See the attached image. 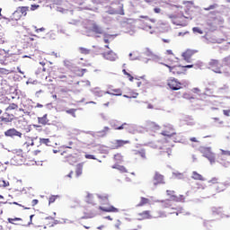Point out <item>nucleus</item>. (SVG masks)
Returning a JSON list of instances; mask_svg holds the SVG:
<instances>
[{
  "label": "nucleus",
  "mask_w": 230,
  "mask_h": 230,
  "mask_svg": "<svg viewBox=\"0 0 230 230\" xmlns=\"http://www.w3.org/2000/svg\"><path fill=\"white\" fill-rule=\"evenodd\" d=\"M169 19H171L172 22L173 24H176V26H186V15L184 13H177V14H168Z\"/></svg>",
  "instance_id": "obj_1"
},
{
  "label": "nucleus",
  "mask_w": 230,
  "mask_h": 230,
  "mask_svg": "<svg viewBox=\"0 0 230 230\" xmlns=\"http://www.w3.org/2000/svg\"><path fill=\"white\" fill-rule=\"evenodd\" d=\"M108 13H110V15H125L123 4L119 2L112 3L108 10Z\"/></svg>",
  "instance_id": "obj_2"
},
{
  "label": "nucleus",
  "mask_w": 230,
  "mask_h": 230,
  "mask_svg": "<svg viewBox=\"0 0 230 230\" xmlns=\"http://www.w3.org/2000/svg\"><path fill=\"white\" fill-rule=\"evenodd\" d=\"M85 30L87 33H95L96 35H102L103 34V29L100 27L96 22H88Z\"/></svg>",
  "instance_id": "obj_3"
},
{
  "label": "nucleus",
  "mask_w": 230,
  "mask_h": 230,
  "mask_svg": "<svg viewBox=\"0 0 230 230\" xmlns=\"http://www.w3.org/2000/svg\"><path fill=\"white\" fill-rule=\"evenodd\" d=\"M167 85L172 91H179L182 89V83L179 82L175 77L167 79Z\"/></svg>",
  "instance_id": "obj_4"
},
{
  "label": "nucleus",
  "mask_w": 230,
  "mask_h": 230,
  "mask_svg": "<svg viewBox=\"0 0 230 230\" xmlns=\"http://www.w3.org/2000/svg\"><path fill=\"white\" fill-rule=\"evenodd\" d=\"M185 17L187 19H193L197 15V11L195 10V6L192 3L188 2V4L185 6Z\"/></svg>",
  "instance_id": "obj_5"
},
{
  "label": "nucleus",
  "mask_w": 230,
  "mask_h": 230,
  "mask_svg": "<svg viewBox=\"0 0 230 230\" xmlns=\"http://www.w3.org/2000/svg\"><path fill=\"white\" fill-rule=\"evenodd\" d=\"M40 143H41V145H47V146H52L55 148V146L58 145V137L52 136L49 138H41L40 139Z\"/></svg>",
  "instance_id": "obj_6"
},
{
  "label": "nucleus",
  "mask_w": 230,
  "mask_h": 230,
  "mask_svg": "<svg viewBox=\"0 0 230 230\" xmlns=\"http://www.w3.org/2000/svg\"><path fill=\"white\" fill-rule=\"evenodd\" d=\"M4 51L0 50V63L4 66H8L11 64V62H17V58L13 55H5L4 58H2V55H4Z\"/></svg>",
  "instance_id": "obj_7"
},
{
  "label": "nucleus",
  "mask_w": 230,
  "mask_h": 230,
  "mask_svg": "<svg viewBox=\"0 0 230 230\" xmlns=\"http://www.w3.org/2000/svg\"><path fill=\"white\" fill-rule=\"evenodd\" d=\"M140 19H146V21H139V26L142 30H146V31L152 30V25L150 24V22H153V20H151L148 16L145 15H141Z\"/></svg>",
  "instance_id": "obj_8"
},
{
  "label": "nucleus",
  "mask_w": 230,
  "mask_h": 230,
  "mask_svg": "<svg viewBox=\"0 0 230 230\" xmlns=\"http://www.w3.org/2000/svg\"><path fill=\"white\" fill-rule=\"evenodd\" d=\"M166 194H167V197L171 199V200H173V202H184L186 200V197L184 195L177 196L175 194V190H167Z\"/></svg>",
  "instance_id": "obj_9"
},
{
  "label": "nucleus",
  "mask_w": 230,
  "mask_h": 230,
  "mask_svg": "<svg viewBox=\"0 0 230 230\" xmlns=\"http://www.w3.org/2000/svg\"><path fill=\"white\" fill-rule=\"evenodd\" d=\"M208 68H210L214 73H222V64L218 59H210L208 62Z\"/></svg>",
  "instance_id": "obj_10"
},
{
  "label": "nucleus",
  "mask_w": 230,
  "mask_h": 230,
  "mask_svg": "<svg viewBox=\"0 0 230 230\" xmlns=\"http://www.w3.org/2000/svg\"><path fill=\"white\" fill-rule=\"evenodd\" d=\"M111 127L114 130H130L132 125L128 123L119 124V121H114L111 123Z\"/></svg>",
  "instance_id": "obj_11"
},
{
  "label": "nucleus",
  "mask_w": 230,
  "mask_h": 230,
  "mask_svg": "<svg viewBox=\"0 0 230 230\" xmlns=\"http://www.w3.org/2000/svg\"><path fill=\"white\" fill-rule=\"evenodd\" d=\"M24 161V156H22V152L20 151L18 154L14 155L11 159V164H13L14 166H20V164H22Z\"/></svg>",
  "instance_id": "obj_12"
},
{
  "label": "nucleus",
  "mask_w": 230,
  "mask_h": 230,
  "mask_svg": "<svg viewBox=\"0 0 230 230\" xmlns=\"http://www.w3.org/2000/svg\"><path fill=\"white\" fill-rule=\"evenodd\" d=\"M13 119H15V115L5 110L4 115L0 117V123H12Z\"/></svg>",
  "instance_id": "obj_13"
},
{
  "label": "nucleus",
  "mask_w": 230,
  "mask_h": 230,
  "mask_svg": "<svg viewBox=\"0 0 230 230\" xmlns=\"http://www.w3.org/2000/svg\"><path fill=\"white\" fill-rule=\"evenodd\" d=\"M165 67H168L170 73H172V75H182L184 72V66H169L167 64H164Z\"/></svg>",
  "instance_id": "obj_14"
},
{
  "label": "nucleus",
  "mask_w": 230,
  "mask_h": 230,
  "mask_svg": "<svg viewBox=\"0 0 230 230\" xmlns=\"http://www.w3.org/2000/svg\"><path fill=\"white\" fill-rule=\"evenodd\" d=\"M5 137H22V133L12 128L4 131Z\"/></svg>",
  "instance_id": "obj_15"
},
{
  "label": "nucleus",
  "mask_w": 230,
  "mask_h": 230,
  "mask_svg": "<svg viewBox=\"0 0 230 230\" xmlns=\"http://www.w3.org/2000/svg\"><path fill=\"white\" fill-rule=\"evenodd\" d=\"M105 94H110V96H122L123 90H121V88L110 87L108 91L105 92Z\"/></svg>",
  "instance_id": "obj_16"
},
{
  "label": "nucleus",
  "mask_w": 230,
  "mask_h": 230,
  "mask_svg": "<svg viewBox=\"0 0 230 230\" xmlns=\"http://www.w3.org/2000/svg\"><path fill=\"white\" fill-rule=\"evenodd\" d=\"M102 56L103 57V58H105V60H110L111 62H114L118 58V55L112 50L103 52Z\"/></svg>",
  "instance_id": "obj_17"
},
{
  "label": "nucleus",
  "mask_w": 230,
  "mask_h": 230,
  "mask_svg": "<svg viewBox=\"0 0 230 230\" xmlns=\"http://www.w3.org/2000/svg\"><path fill=\"white\" fill-rule=\"evenodd\" d=\"M197 53V50L187 49L185 52L182 53L181 57L186 62H191V58Z\"/></svg>",
  "instance_id": "obj_18"
},
{
  "label": "nucleus",
  "mask_w": 230,
  "mask_h": 230,
  "mask_svg": "<svg viewBox=\"0 0 230 230\" xmlns=\"http://www.w3.org/2000/svg\"><path fill=\"white\" fill-rule=\"evenodd\" d=\"M154 181L155 186H157V184H164V176L159 173V172H155L154 176Z\"/></svg>",
  "instance_id": "obj_19"
},
{
  "label": "nucleus",
  "mask_w": 230,
  "mask_h": 230,
  "mask_svg": "<svg viewBox=\"0 0 230 230\" xmlns=\"http://www.w3.org/2000/svg\"><path fill=\"white\" fill-rule=\"evenodd\" d=\"M176 134L175 129L171 127H166L165 130L162 131V136H165L166 137H173Z\"/></svg>",
  "instance_id": "obj_20"
},
{
  "label": "nucleus",
  "mask_w": 230,
  "mask_h": 230,
  "mask_svg": "<svg viewBox=\"0 0 230 230\" xmlns=\"http://www.w3.org/2000/svg\"><path fill=\"white\" fill-rule=\"evenodd\" d=\"M99 209L104 213H119V208H116L114 206L99 207Z\"/></svg>",
  "instance_id": "obj_21"
},
{
  "label": "nucleus",
  "mask_w": 230,
  "mask_h": 230,
  "mask_svg": "<svg viewBox=\"0 0 230 230\" xmlns=\"http://www.w3.org/2000/svg\"><path fill=\"white\" fill-rule=\"evenodd\" d=\"M148 80L145 79V77H141L137 82V87H141L142 89H146L148 87Z\"/></svg>",
  "instance_id": "obj_22"
},
{
  "label": "nucleus",
  "mask_w": 230,
  "mask_h": 230,
  "mask_svg": "<svg viewBox=\"0 0 230 230\" xmlns=\"http://www.w3.org/2000/svg\"><path fill=\"white\" fill-rule=\"evenodd\" d=\"M114 145L116 148H121L125 146V145H130V140L117 139L115 140Z\"/></svg>",
  "instance_id": "obj_23"
},
{
  "label": "nucleus",
  "mask_w": 230,
  "mask_h": 230,
  "mask_svg": "<svg viewBox=\"0 0 230 230\" xmlns=\"http://www.w3.org/2000/svg\"><path fill=\"white\" fill-rule=\"evenodd\" d=\"M162 208H164V209H173L174 211L177 210L176 208H173V204L170 199H166L165 201H163Z\"/></svg>",
  "instance_id": "obj_24"
},
{
  "label": "nucleus",
  "mask_w": 230,
  "mask_h": 230,
  "mask_svg": "<svg viewBox=\"0 0 230 230\" xmlns=\"http://www.w3.org/2000/svg\"><path fill=\"white\" fill-rule=\"evenodd\" d=\"M148 218H152L150 215V210H145L138 214V220H146Z\"/></svg>",
  "instance_id": "obj_25"
},
{
  "label": "nucleus",
  "mask_w": 230,
  "mask_h": 230,
  "mask_svg": "<svg viewBox=\"0 0 230 230\" xmlns=\"http://www.w3.org/2000/svg\"><path fill=\"white\" fill-rule=\"evenodd\" d=\"M16 10L18 11V13L22 17H26V15H28V10H30V7L21 6V7H18Z\"/></svg>",
  "instance_id": "obj_26"
},
{
  "label": "nucleus",
  "mask_w": 230,
  "mask_h": 230,
  "mask_svg": "<svg viewBox=\"0 0 230 230\" xmlns=\"http://www.w3.org/2000/svg\"><path fill=\"white\" fill-rule=\"evenodd\" d=\"M84 172V163L77 164L75 166V175L80 177Z\"/></svg>",
  "instance_id": "obj_27"
},
{
  "label": "nucleus",
  "mask_w": 230,
  "mask_h": 230,
  "mask_svg": "<svg viewBox=\"0 0 230 230\" xmlns=\"http://www.w3.org/2000/svg\"><path fill=\"white\" fill-rule=\"evenodd\" d=\"M146 204H150V199L148 198L141 197L139 203L137 204V208H143V206H146Z\"/></svg>",
  "instance_id": "obj_28"
},
{
  "label": "nucleus",
  "mask_w": 230,
  "mask_h": 230,
  "mask_svg": "<svg viewBox=\"0 0 230 230\" xmlns=\"http://www.w3.org/2000/svg\"><path fill=\"white\" fill-rule=\"evenodd\" d=\"M22 16H21V13H18L17 9L13 13V14L10 16L9 21H21Z\"/></svg>",
  "instance_id": "obj_29"
},
{
  "label": "nucleus",
  "mask_w": 230,
  "mask_h": 230,
  "mask_svg": "<svg viewBox=\"0 0 230 230\" xmlns=\"http://www.w3.org/2000/svg\"><path fill=\"white\" fill-rule=\"evenodd\" d=\"M191 179H193L194 181H206V179H204V176H202V174L197 172L196 171L192 172Z\"/></svg>",
  "instance_id": "obj_30"
},
{
  "label": "nucleus",
  "mask_w": 230,
  "mask_h": 230,
  "mask_svg": "<svg viewBox=\"0 0 230 230\" xmlns=\"http://www.w3.org/2000/svg\"><path fill=\"white\" fill-rule=\"evenodd\" d=\"M93 93L94 94V96H98V98H102V96H103V94H105V92H103V90L96 87V88H93Z\"/></svg>",
  "instance_id": "obj_31"
},
{
  "label": "nucleus",
  "mask_w": 230,
  "mask_h": 230,
  "mask_svg": "<svg viewBox=\"0 0 230 230\" xmlns=\"http://www.w3.org/2000/svg\"><path fill=\"white\" fill-rule=\"evenodd\" d=\"M50 10H58V0H49Z\"/></svg>",
  "instance_id": "obj_32"
},
{
  "label": "nucleus",
  "mask_w": 230,
  "mask_h": 230,
  "mask_svg": "<svg viewBox=\"0 0 230 230\" xmlns=\"http://www.w3.org/2000/svg\"><path fill=\"white\" fill-rule=\"evenodd\" d=\"M49 121V120L48 119V114H45L43 117L38 118V123H40V125H48Z\"/></svg>",
  "instance_id": "obj_33"
},
{
  "label": "nucleus",
  "mask_w": 230,
  "mask_h": 230,
  "mask_svg": "<svg viewBox=\"0 0 230 230\" xmlns=\"http://www.w3.org/2000/svg\"><path fill=\"white\" fill-rule=\"evenodd\" d=\"M19 105L15 103H11L9 106L5 109L7 112H12V111H18Z\"/></svg>",
  "instance_id": "obj_34"
},
{
  "label": "nucleus",
  "mask_w": 230,
  "mask_h": 230,
  "mask_svg": "<svg viewBox=\"0 0 230 230\" xmlns=\"http://www.w3.org/2000/svg\"><path fill=\"white\" fill-rule=\"evenodd\" d=\"M109 194H101L98 195V199L101 200V202L103 204L105 202H109Z\"/></svg>",
  "instance_id": "obj_35"
},
{
  "label": "nucleus",
  "mask_w": 230,
  "mask_h": 230,
  "mask_svg": "<svg viewBox=\"0 0 230 230\" xmlns=\"http://www.w3.org/2000/svg\"><path fill=\"white\" fill-rule=\"evenodd\" d=\"M37 204H39V199H32L31 203H27L25 209H31V208H34V206H37Z\"/></svg>",
  "instance_id": "obj_36"
},
{
  "label": "nucleus",
  "mask_w": 230,
  "mask_h": 230,
  "mask_svg": "<svg viewBox=\"0 0 230 230\" xmlns=\"http://www.w3.org/2000/svg\"><path fill=\"white\" fill-rule=\"evenodd\" d=\"M8 186H10V182L0 178V188H6Z\"/></svg>",
  "instance_id": "obj_37"
},
{
  "label": "nucleus",
  "mask_w": 230,
  "mask_h": 230,
  "mask_svg": "<svg viewBox=\"0 0 230 230\" xmlns=\"http://www.w3.org/2000/svg\"><path fill=\"white\" fill-rule=\"evenodd\" d=\"M122 73L127 76V78H128L129 82H134V76H132V75L127 72L126 69H123Z\"/></svg>",
  "instance_id": "obj_38"
},
{
  "label": "nucleus",
  "mask_w": 230,
  "mask_h": 230,
  "mask_svg": "<svg viewBox=\"0 0 230 230\" xmlns=\"http://www.w3.org/2000/svg\"><path fill=\"white\" fill-rule=\"evenodd\" d=\"M79 51L80 53H82V55H89V53H91V50L89 49H85L83 47L79 48Z\"/></svg>",
  "instance_id": "obj_39"
},
{
  "label": "nucleus",
  "mask_w": 230,
  "mask_h": 230,
  "mask_svg": "<svg viewBox=\"0 0 230 230\" xmlns=\"http://www.w3.org/2000/svg\"><path fill=\"white\" fill-rule=\"evenodd\" d=\"M85 73H87V69H85V68L76 70L77 76H84V75H85Z\"/></svg>",
  "instance_id": "obj_40"
},
{
  "label": "nucleus",
  "mask_w": 230,
  "mask_h": 230,
  "mask_svg": "<svg viewBox=\"0 0 230 230\" xmlns=\"http://www.w3.org/2000/svg\"><path fill=\"white\" fill-rule=\"evenodd\" d=\"M216 8H218V4H213L208 7H205L204 10L206 12H209V10H215Z\"/></svg>",
  "instance_id": "obj_41"
},
{
  "label": "nucleus",
  "mask_w": 230,
  "mask_h": 230,
  "mask_svg": "<svg viewBox=\"0 0 230 230\" xmlns=\"http://www.w3.org/2000/svg\"><path fill=\"white\" fill-rule=\"evenodd\" d=\"M137 96H138L137 93H128L127 95H124L125 98H136Z\"/></svg>",
  "instance_id": "obj_42"
},
{
  "label": "nucleus",
  "mask_w": 230,
  "mask_h": 230,
  "mask_svg": "<svg viewBox=\"0 0 230 230\" xmlns=\"http://www.w3.org/2000/svg\"><path fill=\"white\" fill-rule=\"evenodd\" d=\"M212 213H213V215H220V214H222V208H214L212 209Z\"/></svg>",
  "instance_id": "obj_43"
},
{
  "label": "nucleus",
  "mask_w": 230,
  "mask_h": 230,
  "mask_svg": "<svg viewBox=\"0 0 230 230\" xmlns=\"http://www.w3.org/2000/svg\"><path fill=\"white\" fill-rule=\"evenodd\" d=\"M212 152H211V149H209V148H205L204 150H203V157H207L208 158V156L211 154Z\"/></svg>",
  "instance_id": "obj_44"
},
{
  "label": "nucleus",
  "mask_w": 230,
  "mask_h": 230,
  "mask_svg": "<svg viewBox=\"0 0 230 230\" xmlns=\"http://www.w3.org/2000/svg\"><path fill=\"white\" fill-rule=\"evenodd\" d=\"M223 64H225V66H228L230 67V56H227L226 58H225L223 59Z\"/></svg>",
  "instance_id": "obj_45"
},
{
  "label": "nucleus",
  "mask_w": 230,
  "mask_h": 230,
  "mask_svg": "<svg viewBox=\"0 0 230 230\" xmlns=\"http://www.w3.org/2000/svg\"><path fill=\"white\" fill-rule=\"evenodd\" d=\"M150 128H153V130H159V128H161V127L157 124H155V122H152L150 124Z\"/></svg>",
  "instance_id": "obj_46"
},
{
  "label": "nucleus",
  "mask_w": 230,
  "mask_h": 230,
  "mask_svg": "<svg viewBox=\"0 0 230 230\" xmlns=\"http://www.w3.org/2000/svg\"><path fill=\"white\" fill-rule=\"evenodd\" d=\"M118 170L119 172H121V173H127L128 171L127 170V168L123 165H119L118 166Z\"/></svg>",
  "instance_id": "obj_47"
},
{
  "label": "nucleus",
  "mask_w": 230,
  "mask_h": 230,
  "mask_svg": "<svg viewBox=\"0 0 230 230\" xmlns=\"http://www.w3.org/2000/svg\"><path fill=\"white\" fill-rule=\"evenodd\" d=\"M192 31H193L194 33H199V35H202V33H204V31H203L200 28H199V27H194V28L192 29Z\"/></svg>",
  "instance_id": "obj_48"
},
{
  "label": "nucleus",
  "mask_w": 230,
  "mask_h": 230,
  "mask_svg": "<svg viewBox=\"0 0 230 230\" xmlns=\"http://www.w3.org/2000/svg\"><path fill=\"white\" fill-rule=\"evenodd\" d=\"M208 184H220V182H218V178L214 177L208 181Z\"/></svg>",
  "instance_id": "obj_49"
},
{
  "label": "nucleus",
  "mask_w": 230,
  "mask_h": 230,
  "mask_svg": "<svg viewBox=\"0 0 230 230\" xmlns=\"http://www.w3.org/2000/svg\"><path fill=\"white\" fill-rule=\"evenodd\" d=\"M11 71L5 68H0V75H10Z\"/></svg>",
  "instance_id": "obj_50"
},
{
  "label": "nucleus",
  "mask_w": 230,
  "mask_h": 230,
  "mask_svg": "<svg viewBox=\"0 0 230 230\" xmlns=\"http://www.w3.org/2000/svg\"><path fill=\"white\" fill-rule=\"evenodd\" d=\"M210 163H215V154L213 152L207 157Z\"/></svg>",
  "instance_id": "obj_51"
},
{
  "label": "nucleus",
  "mask_w": 230,
  "mask_h": 230,
  "mask_svg": "<svg viewBox=\"0 0 230 230\" xmlns=\"http://www.w3.org/2000/svg\"><path fill=\"white\" fill-rule=\"evenodd\" d=\"M210 163H215V154L213 152L207 157Z\"/></svg>",
  "instance_id": "obj_52"
},
{
  "label": "nucleus",
  "mask_w": 230,
  "mask_h": 230,
  "mask_svg": "<svg viewBox=\"0 0 230 230\" xmlns=\"http://www.w3.org/2000/svg\"><path fill=\"white\" fill-rule=\"evenodd\" d=\"M19 220H21V218H19V217H14V218L9 217L8 218V223L9 224H13V222H19Z\"/></svg>",
  "instance_id": "obj_53"
},
{
  "label": "nucleus",
  "mask_w": 230,
  "mask_h": 230,
  "mask_svg": "<svg viewBox=\"0 0 230 230\" xmlns=\"http://www.w3.org/2000/svg\"><path fill=\"white\" fill-rule=\"evenodd\" d=\"M94 217H96V213H90L86 214L83 218H94Z\"/></svg>",
  "instance_id": "obj_54"
},
{
  "label": "nucleus",
  "mask_w": 230,
  "mask_h": 230,
  "mask_svg": "<svg viewBox=\"0 0 230 230\" xmlns=\"http://www.w3.org/2000/svg\"><path fill=\"white\" fill-rule=\"evenodd\" d=\"M115 161H121L123 159V155L121 154L118 153L117 155H114Z\"/></svg>",
  "instance_id": "obj_55"
},
{
  "label": "nucleus",
  "mask_w": 230,
  "mask_h": 230,
  "mask_svg": "<svg viewBox=\"0 0 230 230\" xmlns=\"http://www.w3.org/2000/svg\"><path fill=\"white\" fill-rule=\"evenodd\" d=\"M58 196H51L49 199V204H53V202H55V200H57Z\"/></svg>",
  "instance_id": "obj_56"
},
{
  "label": "nucleus",
  "mask_w": 230,
  "mask_h": 230,
  "mask_svg": "<svg viewBox=\"0 0 230 230\" xmlns=\"http://www.w3.org/2000/svg\"><path fill=\"white\" fill-rule=\"evenodd\" d=\"M139 155L142 157V159H146V153L144 149L140 150Z\"/></svg>",
  "instance_id": "obj_57"
},
{
  "label": "nucleus",
  "mask_w": 230,
  "mask_h": 230,
  "mask_svg": "<svg viewBox=\"0 0 230 230\" xmlns=\"http://www.w3.org/2000/svg\"><path fill=\"white\" fill-rule=\"evenodd\" d=\"M84 157L85 159L96 160V157L93 155H85Z\"/></svg>",
  "instance_id": "obj_58"
},
{
  "label": "nucleus",
  "mask_w": 230,
  "mask_h": 230,
  "mask_svg": "<svg viewBox=\"0 0 230 230\" xmlns=\"http://www.w3.org/2000/svg\"><path fill=\"white\" fill-rule=\"evenodd\" d=\"M67 114H72V116L75 117V112H76V110L75 109H70L66 111Z\"/></svg>",
  "instance_id": "obj_59"
},
{
  "label": "nucleus",
  "mask_w": 230,
  "mask_h": 230,
  "mask_svg": "<svg viewBox=\"0 0 230 230\" xmlns=\"http://www.w3.org/2000/svg\"><path fill=\"white\" fill-rule=\"evenodd\" d=\"M222 155H229L230 156V151L221 149Z\"/></svg>",
  "instance_id": "obj_60"
},
{
  "label": "nucleus",
  "mask_w": 230,
  "mask_h": 230,
  "mask_svg": "<svg viewBox=\"0 0 230 230\" xmlns=\"http://www.w3.org/2000/svg\"><path fill=\"white\" fill-rule=\"evenodd\" d=\"M115 227H116V229H120V227H121V221L117 220V223L115 224Z\"/></svg>",
  "instance_id": "obj_61"
},
{
  "label": "nucleus",
  "mask_w": 230,
  "mask_h": 230,
  "mask_svg": "<svg viewBox=\"0 0 230 230\" xmlns=\"http://www.w3.org/2000/svg\"><path fill=\"white\" fill-rule=\"evenodd\" d=\"M223 114H224L225 116L229 117V116H230V110H223Z\"/></svg>",
  "instance_id": "obj_62"
},
{
  "label": "nucleus",
  "mask_w": 230,
  "mask_h": 230,
  "mask_svg": "<svg viewBox=\"0 0 230 230\" xmlns=\"http://www.w3.org/2000/svg\"><path fill=\"white\" fill-rule=\"evenodd\" d=\"M190 141H191L192 143H200V142L197 139V137H190Z\"/></svg>",
  "instance_id": "obj_63"
},
{
  "label": "nucleus",
  "mask_w": 230,
  "mask_h": 230,
  "mask_svg": "<svg viewBox=\"0 0 230 230\" xmlns=\"http://www.w3.org/2000/svg\"><path fill=\"white\" fill-rule=\"evenodd\" d=\"M154 12H155V13H161V8L155 7V8L154 9Z\"/></svg>",
  "instance_id": "obj_64"
}]
</instances>
